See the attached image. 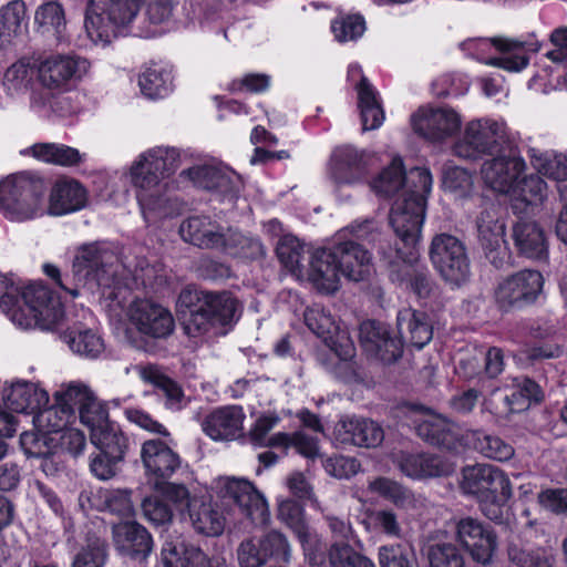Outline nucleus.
I'll list each match as a JSON object with an SVG mask.
<instances>
[{
	"label": "nucleus",
	"mask_w": 567,
	"mask_h": 567,
	"mask_svg": "<svg viewBox=\"0 0 567 567\" xmlns=\"http://www.w3.org/2000/svg\"><path fill=\"white\" fill-rule=\"evenodd\" d=\"M264 551L260 542L255 538L244 539L236 549V557L239 567H262L267 564L262 557Z\"/></svg>",
	"instance_id": "64"
},
{
	"label": "nucleus",
	"mask_w": 567,
	"mask_h": 567,
	"mask_svg": "<svg viewBox=\"0 0 567 567\" xmlns=\"http://www.w3.org/2000/svg\"><path fill=\"white\" fill-rule=\"evenodd\" d=\"M0 309L21 329H56L63 319L62 303L50 289L32 284L17 286L11 278L0 277Z\"/></svg>",
	"instance_id": "3"
},
{
	"label": "nucleus",
	"mask_w": 567,
	"mask_h": 567,
	"mask_svg": "<svg viewBox=\"0 0 567 567\" xmlns=\"http://www.w3.org/2000/svg\"><path fill=\"white\" fill-rule=\"evenodd\" d=\"M276 254L285 268L293 274H301L306 246L296 236L290 234L281 236L276 246Z\"/></svg>",
	"instance_id": "47"
},
{
	"label": "nucleus",
	"mask_w": 567,
	"mask_h": 567,
	"mask_svg": "<svg viewBox=\"0 0 567 567\" xmlns=\"http://www.w3.org/2000/svg\"><path fill=\"white\" fill-rule=\"evenodd\" d=\"M416 243H403L405 250L381 246L380 254L389 266V277L392 282L410 288L417 297L427 298L433 289V281L426 266L419 262L415 249Z\"/></svg>",
	"instance_id": "9"
},
{
	"label": "nucleus",
	"mask_w": 567,
	"mask_h": 567,
	"mask_svg": "<svg viewBox=\"0 0 567 567\" xmlns=\"http://www.w3.org/2000/svg\"><path fill=\"white\" fill-rule=\"evenodd\" d=\"M380 237L373 220L354 221L338 235L332 245L342 276L351 281H363L373 269L372 255L358 240L373 243Z\"/></svg>",
	"instance_id": "7"
},
{
	"label": "nucleus",
	"mask_w": 567,
	"mask_h": 567,
	"mask_svg": "<svg viewBox=\"0 0 567 567\" xmlns=\"http://www.w3.org/2000/svg\"><path fill=\"white\" fill-rule=\"evenodd\" d=\"M130 322L142 334L154 339L167 338L174 331L172 313L147 299H138L128 308Z\"/></svg>",
	"instance_id": "18"
},
{
	"label": "nucleus",
	"mask_w": 567,
	"mask_h": 567,
	"mask_svg": "<svg viewBox=\"0 0 567 567\" xmlns=\"http://www.w3.org/2000/svg\"><path fill=\"white\" fill-rule=\"evenodd\" d=\"M35 30L61 42L65 38L66 19L62 4L51 0L40 4L34 13Z\"/></svg>",
	"instance_id": "40"
},
{
	"label": "nucleus",
	"mask_w": 567,
	"mask_h": 567,
	"mask_svg": "<svg viewBox=\"0 0 567 567\" xmlns=\"http://www.w3.org/2000/svg\"><path fill=\"white\" fill-rule=\"evenodd\" d=\"M331 30L339 42L355 41L365 31V21L359 14L337 18L331 23Z\"/></svg>",
	"instance_id": "60"
},
{
	"label": "nucleus",
	"mask_w": 567,
	"mask_h": 567,
	"mask_svg": "<svg viewBox=\"0 0 567 567\" xmlns=\"http://www.w3.org/2000/svg\"><path fill=\"white\" fill-rule=\"evenodd\" d=\"M455 535L457 542L474 561L484 566L492 563L497 547L496 535L480 519L473 517L461 518L456 523Z\"/></svg>",
	"instance_id": "17"
},
{
	"label": "nucleus",
	"mask_w": 567,
	"mask_h": 567,
	"mask_svg": "<svg viewBox=\"0 0 567 567\" xmlns=\"http://www.w3.org/2000/svg\"><path fill=\"white\" fill-rule=\"evenodd\" d=\"M221 240L219 251L233 257L258 259L265 256L262 243L255 237L246 236L233 228H227Z\"/></svg>",
	"instance_id": "44"
},
{
	"label": "nucleus",
	"mask_w": 567,
	"mask_h": 567,
	"mask_svg": "<svg viewBox=\"0 0 567 567\" xmlns=\"http://www.w3.org/2000/svg\"><path fill=\"white\" fill-rule=\"evenodd\" d=\"M430 260L441 278L452 287H461L471 277L466 247L457 237L441 233L432 238Z\"/></svg>",
	"instance_id": "10"
},
{
	"label": "nucleus",
	"mask_w": 567,
	"mask_h": 567,
	"mask_svg": "<svg viewBox=\"0 0 567 567\" xmlns=\"http://www.w3.org/2000/svg\"><path fill=\"white\" fill-rule=\"evenodd\" d=\"M45 182L29 172L13 174L0 182V210L10 220L23 221L42 213Z\"/></svg>",
	"instance_id": "8"
},
{
	"label": "nucleus",
	"mask_w": 567,
	"mask_h": 567,
	"mask_svg": "<svg viewBox=\"0 0 567 567\" xmlns=\"http://www.w3.org/2000/svg\"><path fill=\"white\" fill-rule=\"evenodd\" d=\"M187 516L195 532L204 536H219L225 529L226 519L223 513L210 502L199 498Z\"/></svg>",
	"instance_id": "41"
},
{
	"label": "nucleus",
	"mask_w": 567,
	"mask_h": 567,
	"mask_svg": "<svg viewBox=\"0 0 567 567\" xmlns=\"http://www.w3.org/2000/svg\"><path fill=\"white\" fill-rule=\"evenodd\" d=\"M71 419L56 402L51 406L48 404L42 406L33 417L34 422L48 433L62 431Z\"/></svg>",
	"instance_id": "61"
},
{
	"label": "nucleus",
	"mask_w": 567,
	"mask_h": 567,
	"mask_svg": "<svg viewBox=\"0 0 567 567\" xmlns=\"http://www.w3.org/2000/svg\"><path fill=\"white\" fill-rule=\"evenodd\" d=\"M532 164L538 173L555 181L567 179V156L564 154L537 153L530 151Z\"/></svg>",
	"instance_id": "54"
},
{
	"label": "nucleus",
	"mask_w": 567,
	"mask_h": 567,
	"mask_svg": "<svg viewBox=\"0 0 567 567\" xmlns=\"http://www.w3.org/2000/svg\"><path fill=\"white\" fill-rule=\"evenodd\" d=\"M426 557L430 567H465L463 554L452 543H436L429 546Z\"/></svg>",
	"instance_id": "56"
},
{
	"label": "nucleus",
	"mask_w": 567,
	"mask_h": 567,
	"mask_svg": "<svg viewBox=\"0 0 567 567\" xmlns=\"http://www.w3.org/2000/svg\"><path fill=\"white\" fill-rule=\"evenodd\" d=\"M416 134L432 142H442L461 127V117L449 107H421L411 118Z\"/></svg>",
	"instance_id": "19"
},
{
	"label": "nucleus",
	"mask_w": 567,
	"mask_h": 567,
	"mask_svg": "<svg viewBox=\"0 0 567 567\" xmlns=\"http://www.w3.org/2000/svg\"><path fill=\"white\" fill-rule=\"evenodd\" d=\"M93 395L86 385L70 383L66 388L55 392L54 400L71 417H75L76 412L80 414Z\"/></svg>",
	"instance_id": "49"
},
{
	"label": "nucleus",
	"mask_w": 567,
	"mask_h": 567,
	"mask_svg": "<svg viewBox=\"0 0 567 567\" xmlns=\"http://www.w3.org/2000/svg\"><path fill=\"white\" fill-rule=\"evenodd\" d=\"M141 0H109L106 9L100 13L96 6L91 0L85 11V28L89 33L100 29L106 18L114 25H126L136 17Z\"/></svg>",
	"instance_id": "32"
},
{
	"label": "nucleus",
	"mask_w": 567,
	"mask_h": 567,
	"mask_svg": "<svg viewBox=\"0 0 567 567\" xmlns=\"http://www.w3.org/2000/svg\"><path fill=\"white\" fill-rule=\"evenodd\" d=\"M369 161L364 151L352 145L339 146L330 157V176L339 185L359 183L368 175Z\"/></svg>",
	"instance_id": "25"
},
{
	"label": "nucleus",
	"mask_w": 567,
	"mask_h": 567,
	"mask_svg": "<svg viewBox=\"0 0 567 567\" xmlns=\"http://www.w3.org/2000/svg\"><path fill=\"white\" fill-rule=\"evenodd\" d=\"M357 90L363 131L380 127L384 121V113L378 100L377 91L365 76L361 78Z\"/></svg>",
	"instance_id": "42"
},
{
	"label": "nucleus",
	"mask_w": 567,
	"mask_h": 567,
	"mask_svg": "<svg viewBox=\"0 0 567 567\" xmlns=\"http://www.w3.org/2000/svg\"><path fill=\"white\" fill-rule=\"evenodd\" d=\"M179 153L174 147L157 146L142 154L130 167V181L146 221L174 214V200L167 194L166 179L179 167Z\"/></svg>",
	"instance_id": "2"
},
{
	"label": "nucleus",
	"mask_w": 567,
	"mask_h": 567,
	"mask_svg": "<svg viewBox=\"0 0 567 567\" xmlns=\"http://www.w3.org/2000/svg\"><path fill=\"white\" fill-rule=\"evenodd\" d=\"M396 327L400 338L392 337L388 326L379 321L368 320L360 326L361 341L386 364L401 358L403 343L422 349L433 338L432 321L423 311L401 309L396 316Z\"/></svg>",
	"instance_id": "4"
},
{
	"label": "nucleus",
	"mask_w": 567,
	"mask_h": 567,
	"mask_svg": "<svg viewBox=\"0 0 567 567\" xmlns=\"http://www.w3.org/2000/svg\"><path fill=\"white\" fill-rule=\"evenodd\" d=\"M226 229L208 216H192L179 226L182 238L198 248L216 249L220 247Z\"/></svg>",
	"instance_id": "34"
},
{
	"label": "nucleus",
	"mask_w": 567,
	"mask_h": 567,
	"mask_svg": "<svg viewBox=\"0 0 567 567\" xmlns=\"http://www.w3.org/2000/svg\"><path fill=\"white\" fill-rule=\"evenodd\" d=\"M476 230L480 246L488 262L496 269L508 266L511 252L504 239L505 223L499 218L495 206L481 210L476 218Z\"/></svg>",
	"instance_id": "15"
},
{
	"label": "nucleus",
	"mask_w": 567,
	"mask_h": 567,
	"mask_svg": "<svg viewBox=\"0 0 567 567\" xmlns=\"http://www.w3.org/2000/svg\"><path fill=\"white\" fill-rule=\"evenodd\" d=\"M512 238L519 255L536 260L547 258L546 235L536 221L519 219L513 226Z\"/></svg>",
	"instance_id": "35"
},
{
	"label": "nucleus",
	"mask_w": 567,
	"mask_h": 567,
	"mask_svg": "<svg viewBox=\"0 0 567 567\" xmlns=\"http://www.w3.org/2000/svg\"><path fill=\"white\" fill-rule=\"evenodd\" d=\"M35 158L60 166H75L82 162V155L76 148L64 144L39 143L31 147Z\"/></svg>",
	"instance_id": "46"
},
{
	"label": "nucleus",
	"mask_w": 567,
	"mask_h": 567,
	"mask_svg": "<svg viewBox=\"0 0 567 567\" xmlns=\"http://www.w3.org/2000/svg\"><path fill=\"white\" fill-rule=\"evenodd\" d=\"M259 542L264 551L262 557L266 558L267 563L270 559L284 564H288L291 560V546L282 533L270 530Z\"/></svg>",
	"instance_id": "58"
},
{
	"label": "nucleus",
	"mask_w": 567,
	"mask_h": 567,
	"mask_svg": "<svg viewBox=\"0 0 567 567\" xmlns=\"http://www.w3.org/2000/svg\"><path fill=\"white\" fill-rule=\"evenodd\" d=\"M91 443L102 452L111 453L113 457H124L127 439L114 422H106L90 432Z\"/></svg>",
	"instance_id": "45"
},
{
	"label": "nucleus",
	"mask_w": 567,
	"mask_h": 567,
	"mask_svg": "<svg viewBox=\"0 0 567 567\" xmlns=\"http://www.w3.org/2000/svg\"><path fill=\"white\" fill-rule=\"evenodd\" d=\"M417 435L432 445L449 451H456L465 444V433L451 420L437 415L426 414L415 424Z\"/></svg>",
	"instance_id": "27"
},
{
	"label": "nucleus",
	"mask_w": 567,
	"mask_h": 567,
	"mask_svg": "<svg viewBox=\"0 0 567 567\" xmlns=\"http://www.w3.org/2000/svg\"><path fill=\"white\" fill-rule=\"evenodd\" d=\"M465 444L486 458L497 462L509 461L515 454V450L512 444L503 440L501 436L486 433L483 430L466 431Z\"/></svg>",
	"instance_id": "39"
},
{
	"label": "nucleus",
	"mask_w": 567,
	"mask_h": 567,
	"mask_svg": "<svg viewBox=\"0 0 567 567\" xmlns=\"http://www.w3.org/2000/svg\"><path fill=\"white\" fill-rule=\"evenodd\" d=\"M112 538L116 551L133 560H146L153 549L152 535L136 522L126 520L114 524Z\"/></svg>",
	"instance_id": "26"
},
{
	"label": "nucleus",
	"mask_w": 567,
	"mask_h": 567,
	"mask_svg": "<svg viewBox=\"0 0 567 567\" xmlns=\"http://www.w3.org/2000/svg\"><path fill=\"white\" fill-rule=\"evenodd\" d=\"M511 481L504 471L498 467L478 463L466 466L462 471L461 487L465 494L473 495L476 499L488 496L497 491H507ZM507 492H503L506 494Z\"/></svg>",
	"instance_id": "24"
},
{
	"label": "nucleus",
	"mask_w": 567,
	"mask_h": 567,
	"mask_svg": "<svg viewBox=\"0 0 567 567\" xmlns=\"http://www.w3.org/2000/svg\"><path fill=\"white\" fill-rule=\"evenodd\" d=\"M176 307L185 333L193 338L233 324L240 312L239 302L230 292L192 287L181 291Z\"/></svg>",
	"instance_id": "5"
},
{
	"label": "nucleus",
	"mask_w": 567,
	"mask_h": 567,
	"mask_svg": "<svg viewBox=\"0 0 567 567\" xmlns=\"http://www.w3.org/2000/svg\"><path fill=\"white\" fill-rule=\"evenodd\" d=\"M112 259L113 254L96 244L79 248L72 262V276L76 286H84L90 281L102 285L103 275Z\"/></svg>",
	"instance_id": "28"
},
{
	"label": "nucleus",
	"mask_w": 567,
	"mask_h": 567,
	"mask_svg": "<svg viewBox=\"0 0 567 567\" xmlns=\"http://www.w3.org/2000/svg\"><path fill=\"white\" fill-rule=\"evenodd\" d=\"M31 79L30 63L25 60H19L6 71L3 84L9 92L18 93L28 89Z\"/></svg>",
	"instance_id": "63"
},
{
	"label": "nucleus",
	"mask_w": 567,
	"mask_h": 567,
	"mask_svg": "<svg viewBox=\"0 0 567 567\" xmlns=\"http://www.w3.org/2000/svg\"><path fill=\"white\" fill-rule=\"evenodd\" d=\"M186 544L181 536L167 534L161 549L162 567H189L185 566Z\"/></svg>",
	"instance_id": "62"
},
{
	"label": "nucleus",
	"mask_w": 567,
	"mask_h": 567,
	"mask_svg": "<svg viewBox=\"0 0 567 567\" xmlns=\"http://www.w3.org/2000/svg\"><path fill=\"white\" fill-rule=\"evenodd\" d=\"M369 489L391 501L395 506L405 508L412 505L413 494L410 489L388 477H378L369 483Z\"/></svg>",
	"instance_id": "53"
},
{
	"label": "nucleus",
	"mask_w": 567,
	"mask_h": 567,
	"mask_svg": "<svg viewBox=\"0 0 567 567\" xmlns=\"http://www.w3.org/2000/svg\"><path fill=\"white\" fill-rule=\"evenodd\" d=\"M395 467L412 480L447 476L453 472L451 463L429 452L399 451L392 456Z\"/></svg>",
	"instance_id": "21"
},
{
	"label": "nucleus",
	"mask_w": 567,
	"mask_h": 567,
	"mask_svg": "<svg viewBox=\"0 0 567 567\" xmlns=\"http://www.w3.org/2000/svg\"><path fill=\"white\" fill-rule=\"evenodd\" d=\"M2 400L8 409L17 413L35 414L49 403V395L35 383L16 381L3 388Z\"/></svg>",
	"instance_id": "31"
},
{
	"label": "nucleus",
	"mask_w": 567,
	"mask_h": 567,
	"mask_svg": "<svg viewBox=\"0 0 567 567\" xmlns=\"http://www.w3.org/2000/svg\"><path fill=\"white\" fill-rule=\"evenodd\" d=\"M305 323L330 350L328 354L318 355L321 365L342 380L354 378V343L346 331L340 330L331 313L322 307L315 306L305 311Z\"/></svg>",
	"instance_id": "6"
},
{
	"label": "nucleus",
	"mask_w": 567,
	"mask_h": 567,
	"mask_svg": "<svg viewBox=\"0 0 567 567\" xmlns=\"http://www.w3.org/2000/svg\"><path fill=\"white\" fill-rule=\"evenodd\" d=\"M543 287L544 277L538 270L523 269L497 284L494 299L502 311L522 309L537 300Z\"/></svg>",
	"instance_id": "12"
},
{
	"label": "nucleus",
	"mask_w": 567,
	"mask_h": 567,
	"mask_svg": "<svg viewBox=\"0 0 567 567\" xmlns=\"http://www.w3.org/2000/svg\"><path fill=\"white\" fill-rule=\"evenodd\" d=\"M246 413L241 405L215 408L202 421L203 432L213 441H235L244 436Z\"/></svg>",
	"instance_id": "23"
},
{
	"label": "nucleus",
	"mask_w": 567,
	"mask_h": 567,
	"mask_svg": "<svg viewBox=\"0 0 567 567\" xmlns=\"http://www.w3.org/2000/svg\"><path fill=\"white\" fill-rule=\"evenodd\" d=\"M87 59L78 54H52L38 64V79L49 90L66 91L90 70Z\"/></svg>",
	"instance_id": "14"
},
{
	"label": "nucleus",
	"mask_w": 567,
	"mask_h": 567,
	"mask_svg": "<svg viewBox=\"0 0 567 567\" xmlns=\"http://www.w3.org/2000/svg\"><path fill=\"white\" fill-rule=\"evenodd\" d=\"M27 8L22 0H13L0 9V38L20 34L25 28Z\"/></svg>",
	"instance_id": "50"
},
{
	"label": "nucleus",
	"mask_w": 567,
	"mask_h": 567,
	"mask_svg": "<svg viewBox=\"0 0 567 567\" xmlns=\"http://www.w3.org/2000/svg\"><path fill=\"white\" fill-rule=\"evenodd\" d=\"M87 192L74 179L58 181L49 198V213L60 216L78 212L86 206Z\"/></svg>",
	"instance_id": "37"
},
{
	"label": "nucleus",
	"mask_w": 567,
	"mask_h": 567,
	"mask_svg": "<svg viewBox=\"0 0 567 567\" xmlns=\"http://www.w3.org/2000/svg\"><path fill=\"white\" fill-rule=\"evenodd\" d=\"M138 85L150 99L164 97L172 90L171 72L156 65L150 66L140 75Z\"/></svg>",
	"instance_id": "48"
},
{
	"label": "nucleus",
	"mask_w": 567,
	"mask_h": 567,
	"mask_svg": "<svg viewBox=\"0 0 567 567\" xmlns=\"http://www.w3.org/2000/svg\"><path fill=\"white\" fill-rule=\"evenodd\" d=\"M278 517L297 535L309 559L313 561V564L321 563L323 560L322 555L317 557V555L312 556L311 554L312 546L318 543V539L317 536L310 532L305 522L302 507L292 499L282 501L279 504Z\"/></svg>",
	"instance_id": "38"
},
{
	"label": "nucleus",
	"mask_w": 567,
	"mask_h": 567,
	"mask_svg": "<svg viewBox=\"0 0 567 567\" xmlns=\"http://www.w3.org/2000/svg\"><path fill=\"white\" fill-rule=\"evenodd\" d=\"M141 457L146 473L156 480L169 478L181 466L178 454L159 440L145 441Z\"/></svg>",
	"instance_id": "33"
},
{
	"label": "nucleus",
	"mask_w": 567,
	"mask_h": 567,
	"mask_svg": "<svg viewBox=\"0 0 567 567\" xmlns=\"http://www.w3.org/2000/svg\"><path fill=\"white\" fill-rule=\"evenodd\" d=\"M378 561L380 567H414L416 559L410 545L396 543L380 546Z\"/></svg>",
	"instance_id": "52"
},
{
	"label": "nucleus",
	"mask_w": 567,
	"mask_h": 567,
	"mask_svg": "<svg viewBox=\"0 0 567 567\" xmlns=\"http://www.w3.org/2000/svg\"><path fill=\"white\" fill-rule=\"evenodd\" d=\"M221 497L237 505L252 523H265L268 504L264 495L247 480L227 477L221 486Z\"/></svg>",
	"instance_id": "20"
},
{
	"label": "nucleus",
	"mask_w": 567,
	"mask_h": 567,
	"mask_svg": "<svg viewBox=\"0 0 567 567\" xmlns=\"http://www.w3.org/2000/svg\"><path fill=\"white\" fill-rule=\"evenodd\" d=\"M333 440L337 444L373 449L384 440L383 429L370 419L343 416L334 425Z\"/></svg>",
	"instance_id": "22"
},
{
	"label": "nucleus",
	"mask_w": 567,
	"mask_h": 567,
	"mask_svg": "<svg viewBox=\"0 0 567 567\" xmlns=\"http://www.w3.org/2000/svg\"><path fill=\"white\" fill-rule=\"evenodd\" d=\"M502 125L491 120L471 121L463 136L454 144L453 152L464 159H478L497 154L503 148Z\"/></svg>",
	"instance_id": "13"
},
{
	"label": "nucleus",
	"mask_w": 567,
	"mask_h": 567,
	"mask_svg": "<svg viewBox=\"0 0 567 567\" xmlns=\"http://www.w3.org/2000/svg\"><path fill=\"white\" fill-rule=\"evenodd\" d=\"M104 493L103 512H109L120 518H131L135 514L132 491L128 488H106Z\"/></svg>",
	"instance_id": "59"
},
{
	"label": "nucleus",
	"mask_w": 567,
	"mask_h": 567,
	"mask_svg": "<svg viewBox=\"0 0 567 567\" xmlns=\"http://www.w3.org/2000/svg\"><path fill=\"white\" fill-rule=\"evenodd\" d=\"M380 196L393 197L390 224L402 243L413 245L421 238L426 196L432 176L426 168L414 167L406 173L400 157L392 159L371 183Z\"/></svg>",
	"instance_id": "1"
},
{
	"label": "nucleus",
	"mask_w": 567,
	"mask_h": 567,
	"mask_svg": "<svg viewBox=\"0 0 567 567\" xmlns=\"http://www.w3.org/2000/svg\"><path fill=\"white\" fill-rule=\"evenodd\" d=\"M461 48L470 56L507 71H520L528 64L527 56L518 53L523 43L511 39H468L461 43Z\"/></svg>",
	"instance_id": "11"
},
{
	"label": "nucleus",
	"mask_w": 567,
	"mask_h": 567,
	"mask_svg": "<svg viewBox=\"0 0 567 567\" xmlns=\"http://www.w3.org/2000/svg\"><path fill=\"white\" fill-rule=\"evenodd\" d=\"M338 260L332 246L311 254L308 278L319 291L333 293L339 289L342 272Z\"/></svg>",
	"instance_id": "30"
},
{
	"label": "nucleus",
	"mask_w": 567,
	"mask_h": 567,
	"mask_svg": "<svg viewBox=\"0 0 567 567\" xmlns=\"http://www.w3.org/2000/svg\"><path fill=\"white\" fill-rule=\"evenodd\" d=\"M491 156L482 165V177L493 190L509 194L526 167L525 162L512 147H503Z\"/></svg>",
	"instance_id": "16"
},
{
	"label": "nucleus",
	"mask_w": 567,
	"mask_h": 567,
	"mask_svg": "<svg viewBox=\"0 0 567 567\" xmlns=\"http://www.w3.org/2000/svg\"><path fill=\"white\" fill-rule=\"evenodd\" d=\"M509 194L527 205H537L546 197V183L538 175L525 176L515 182Z\"/></svg>",
	"instance_id": "57"
},
{
	"label": "nucleus",
	"mask_w": 567,
	"mask_h": 567,
	"mask_svg": "<svg viewBox=\"0 0 567 567\" xmlns=\"http://www.w3.org/2000/svg\"><path fill=\"white\" fill-rule=\"evenodd\" d=\"M506 492V494H503V491L499 489L496 493L477 499L484 516L496 524H504L508 520L509 509L507 502L513 495L512 485L507 486Z\"/></svg>",
	"instance_id": "55"
},
{
	"label": "nucleus",
	"mask_w": 567,
	"mask_h": 567,
	"mask_svg": "<svg viewBox=\"0 0 567 567\" xmlns=\"http://www.w3.org/2000/svg\"><path fill=\"white\" fill-rule=\"evenodd\" d=\"M109 557L105 539L87 536L86 544L75 555L72 567H104Z\"/></svg>",
	"instance_id": "51"
},
{
	"label": "nucleus",
	"mask_w": 567,
	"mask_h": 567,
	"mask_svg": "<svg viewBox=\"0 0 567 567\" xmlns=\"http://www.w3.org/2000/svg\"><path fill=\"white\" fill-rule=\"evenodd\" d=\"M136 370L144 382L153 384L162 392L166 409L176 412L186 408L189 399L185 395L183 388L177 381L166 375L158 365H136Z\"/></svg>",
	"instance_id": "36"
},
{
	"label": "nucleus",
	"mask_w": 567,
	"mask_h": 567,
	"mask_svg": "<svg viewBox=\"0 0 567 567\" xmlns=\"http://www.w3.org/2000/svg\"><path fill=\"white\" fill-rule=\"evenodd\" d=\"M62 338L73 352L83 357L96 358L104 350L101 337L92 329L85 328L81 322H75L72 327H69Z\"/></svg>",
	"instance_id": "43"
},
{
	"label": "nucleus",
	"mask_w": 567,
	"mask_h": 567,
	"mask_svg": "<svg viewBox=\"0 0 567 567\" xmlns=\"http://www.w3.org/2000/svg\"><path fill=\"white\" fill-rule=\"evenodd\" d=\"M197 187L215 190L223 195L236 196L240 189L239 176L225 167L198 165L183 171Z\"/></svg>",
	"instance_id": "29"
}]
</instances>
